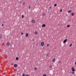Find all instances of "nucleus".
<instances>
[{
    "mask_svg": "<svg viewBox=\"0 0 76 76\" xmlns=\"http://www.w3.org/2000/svg\"><path fill=\"white\" fill-rule=\"evenodd\" d=\"M67 41V39H65L63 42L64 44H65Z\"/></svg>",
    "mask_w": 76,
    "mask_h": 76,
    "instance_id": "obj_1",
    "label": "nucleus"
},
{
    "mask_svg": "<svg viewBox=\"0 0 76 76\" xmlns=\"http://www.w3.org/2000/svg\"><path fill=\"white\" fill-rule=\"evenodd\" d=\"M72 72H75V68H74V67H72Z\"/></svg>",
    "mask_w": 76,
    "mask_h": 76,
    "instance_id": "obj_2",
    "label": "nucleus"
},
{
    "mask_svg": "<svg viewBox=\"0 0 76 76\" xmlns=\"http://www.w3.org/2000/svg\"><path fill=\"white\" fill-rule=\"evenodd\" d=\"M44 43L43 42H42L41 43V46H44Z\"/></svg>",
    "mask_w": 76,
    "mask_h": 76,
    "instance_id": "obj_3",
    "label": "nucleus"
},
{
    "mask_svg": "<svg viewBox=\"0 0 76 76\" xmlns=\"http://www.w3.org/2000/svg\"><path fill=\"white\" fill-rule=\"evenodd\" d=\"M28 35H29V34L28 33H26V37H28Z\"/></svg>",
    "mask_w": 76,
    "mask_h": 76,
    "instance_id": "obj_4",
    "label": "nucleus"
},
{
    "mask_svg": "<svg viewBox=\"0 0 76 76\" xmlns=\"http://www.w3.org/2000/svg\"><path fill=\"white\" fill-rule=\"evenodd\" d=\"M10 45V43H9V42H8L7 43V46H9V45Z\"/></svg>",
    "mask_w": 76,
    "mask_h": 76,
    "instance_id": "obj_5",
    "label": "nucleus"
},
{
    "mask_svg": "<svg viewBox=\"0 0 76 76\" xmlns=\"http://www.w3.org/2000/svg\"><path fill=\"white\" fill-rule=\"evenodd\" d=\"M17 66H18V65H17V64H15L14 65V66L15 67H16Z\"/></svg>",
    "mask_w": 76,
    "mask_h": 76,
    "instance_id": "obj_6",
    "label": "nucleus"
},
{
    "mask_svg": "<svg viewBox=\"0 0 76 76\" xmlns=\"http://www.w3.org/2000/svg\"><path fill=\"white\" fill-rule=\"evenodd\" d=\"M45 24H43L42 25V27H45Z\"/></svg>",
    "mask_w": 76,
    "mask_h": 76,
    "instance_id": "obj_7",
    "label": "nucleus"
},
{
    "mask_svg": "<svg viewBox=\"0 0 76 76\" xmlns=\"http://www.w3.org/2000/svg\"><path fill=\"white\" fill-rule=\"evenodd\" d=\"M2 37H3V36L1 35H0V39H2Z\"/></svg>",
    "mask_w": 76,
    "mask_h": 76,
    "instance_id": "obj_8",
    "label": "nucleus"
},
{
    "mask_svg": "<svg viewBox=\"0 0 76 76\" xmlns=\"http://www.w3.org/2000/svg\"><path fill=\"white\" fill-rule=\"evenodd\" d=\"M53 62H55V61H56V59L54 58L53 60Z\"/></svg>",
    "mask_w": 76,
    "mask_h": 76,
    "instance_id": "obj_9",
    "label": "nucleus"
},
{
    "mask_svg": "<svg viewBox=\"0 0 76 76\" xmlns=\"http://www.w3.org/2000/svg\"><path fill=\"white\" fill-rule=\"evenodd\" d=\"M32 23H35V21L33 20H32Z\"/></svg>",
    "mask_w": 76,
    "mask_h": 76,
    "instance_id": "obj_10",
    "label": "nucleus"
},
{
    "mask_svg": "<svg viewBox=\"0 0 76 76\" xmlns=\"http://www.w3.org/2000/svg\"><path fill=\"white\" fill-rule=\"evenodd\" d=\"M34 34L36 35H37V34H38V32L37 31H35V32H34Z\"/></svg>",
    "mask_w": 76,
    "mask_h": 76,
    "instance_id": "obj_11",
    "label": "nucleus"
},
{
    "mask_svg": "<svg viewBox=\"0 0 76 76\" xmlns=\"http://www.w3.org/2000/svg\"><path fill=\"white\" fill-rule=\"evenodd\" d=\"M68 12L69 13H71V12H72V10H70Z\"/></svg>",
    "mask_w": 76,
    "mask_h": 76,
    "instance_id": "obj_12",
    "label": "nucleus"
},
{
    "mask_svg": "<svg viewBox=\"0 0 76 76\" xmlns=\"http://www.w3.org/2000/svg\"><path fill=\"white\" fill-rule=\"evenodd\" d=\"M34 70H37V67H35L34 68Z\"/></svg>",
    "mask_w": 76,
    "mask_h": 76,
    "instance_id": "obj_13",
    "label": "nucleus"
},
{
    "mask_svg": "<svg viewBox=\"0 0 76 76\" xmlns=\"http://www.w3.org/2000/svg\"><path fill=\"white\" fill-rule=\"evenodd\" d=\"M19 59V58H18V57H16V60H18Z\"/></svg>",
    "mask_w": 76,
    "mask_h": 76,
    "instance_id": "obj_14",
    "label": "nucleus"
},
{
    "mask_svg": "<svg viewBox=\"0 0 76 76\" xmlns=\"http://www.w3.org/2000/svg\"><path fill=\"white\" fill-rule=\"evenodd\" d=\"M49 67H50V68H52V66L50 65V66H49Z\"/></svg>",
    "mask_w": 76,
    "mask_h": 76,
    "instance_id": "obj_15",
    "label": "nucleus"
},
{
    "mask_svg": "<svg viewBox=\"0 0 76 76\" xmlns=\"http://www.w3.org/2000/svg\"><path fill=\"white\" fill-rule=\"evenodd\" d=\"M22 76H25V74H22Z\"/></svg>",
    "mask_w": 76,
    "mask_h": 76,
    "instance_id": "obj_16",
    "label": "nucleus"
},
{
    "mask_svg": "<svg viewBox=\"0 0 76 76\" xmlns=\"http://www.w3.org/2000/svg\"><path fill=\"white\" fill-rule=\"evenodd\" d=\"M72 16H74V13H72Z\"/></svg>",
    "mask_w": 76,
    "mask_h": 76,
    "instance_id": "obj_17",
    "label": "nucleus"
},
{
    "mask_svg": "<svg viewBox=\"0 0 76 76\" xmlns=\"http://www.w3.org/2000/svg\"><path fill=\"white\" fill-rule=\"evenodd\" d=\"M67 28H69V27H70V25H68L67 26Z\"/></svg>",
    "mask_w": 76,
    "mask_h": 76,
    "instance_id": "obj_18",
    "label": "nucleus"
},
{
    "mask_svg": "<svg viewBox=\"0 0 76 76\" xmlns=\"http://www.w3.org/2000/svg\"><path fill=\"white\" fill-rule=\"evenodd\" d=\"M49 55V53H48L46 54L47 56H48Z\"/></svg>",
    "mask_w": 76,
    "mask_h": 76,
    "instance_id": "obj_19",
    "label": "nucleus"
},
{
    "mask_svg": "<svg viewBox=\"0 0 76 76\" xmlns=\"http://www.w3.org/2000/svg\"><path fill=\"white\" fill-rule=\"evenodd\" d=\"M22 18H24V16L23 15H22Z\"/></svg>",
    "mask_w": 76,
    "mask_h": 76,
    "instance_id": "obj_20",
    "label": "nucleus"
},
{
    "mask_svg": "<svg viewBox=\"0 0 76 76\" xmlns=\"http://www.w3.org/2000/svg\"><path fill=\"white\" fill-rule=\"evenodd\" d=\"M72 44H70L69 45V47H71L72 45Z\"/></svg>",
    "mask_w": 76,
    "mask_h": 76,
    "instance_id": "obj_21",
    "label": "nucleus"
},
{
    "mask_svg": "<svg viewBox=\"0 0 76 76\" xmlns=\"http://www.w3.org/2000/svg\"><path fill=\"white\" fill-rule=\"evenodd\" d=\"M43 76H46V74H44L43 75Z\"/></svg>",
    "mask_w": 76,
    "mask_h": 76,
    "instance_id": "obj_22",
    "label": "nucleus"
},
{
    "mask_svg": "<svg viewBox=\"0 0 76 76\" xmlns=\"http://www.w3.org/2000/svg\"><path fill=\"white\" fill-rule=\"evenodd\" d=\"M54 6L56 7V6H57V4H55L54 5Z\"/></svg>",
    "mask_w": 76,
    "mask_h": 76,
    "instance_id": "obj_23",
    "label": "nucleus"
},
{
    "mask_svg": "<svg viewBox=\"0 0 76 76\" xmlns=\"http://www.w3.org/2000/svg\"><path fill=\"white\" fill-rule=\"evenodd\" d=\"M47 47H48V46H49V44H47Z\"/></svg>",
    "mask_w": 76,
    "mask_h": 76,
    "instance_id": "obj_24",
    "label": "nucleus"
},
{
    "mask_svg": "<svg viewBox=\"0 0 76 76\" xmlns=\"http://www.w3.org/2000/svg\"><path fill=\"white\" fill-rule=\"evenodd\" d=\"M21 35H23V33L22 32H21Z\"/></svg>",
    "mask_w": 76,
    "mask_h": 76,
    "instance_id": "obj_25",
    "label": "nucleus"
},
{
    "mask_svg": "<svg viewBox=\"0 0 76 76\" xmlns=\"http://www.w3.org/2000/svg\"><path fill=\"white\" fill-rule=\"evenodd\" d=\"M72 74H75V72H72Z\"/></svg>",
    "mask_w": 76,
    "mask_h": 76,
    "instance_id": "obj_26",
    "label": "nucleus"
},
{
    "mask_svg": "<svg viewBox=\"0 0 76 76\" xmlns=\"http://www.w3.org/2000/svg\"><path fill=\"white\" fill-rule=\"evenodd\" d=\"M62 10H61V9L60 10V12H62Z\"/></svg>",
    "mask_w": 76,
    "mask_h": 76,
    "instance_id": "obj_27",
    "label": "nucleus"
},
{
    "mask_svg": "<svg viewBox=\"0 0 76 76\" xmlns=\"http://www.w3.org/2000/svg\"><path fill=\"white\" fill-rule=\"evenodd\" d=\"M28 8H29V9H31V7L30 6H29Z\"/></svg>",
    "mask_w": 76,
    "mask_h": 76,
    "instance_id": "obj_28",
    "label": "nucleus"
},
{
    "mask_svg": "<svg viewBox=\"0 0 76 76\" xmlns=\"http://www.w3.org/2000/svg\"><path fill=\"white\" fill-rule=\"evenodd\" d=\"M50 9H52V7L51 6H50Z\"/></svg>",
    "mask_w": 76,
    "mask_h": 76,
    "instance_id": "obj_29",
    "label": "nucleus"
},
{
    "mask_svg": "<svg viewBox=\"0 0 76 76\" xmlns=\"http://www.w3.org/2000/svg\"><path fill=\"white\" fill-rule=\"evenodd\" d=\"M45 14L44 13H43V15H45Z\"/></svg>",
    "mask_w": 76,
    "mask_h": 76,
    "instance_id": "obj_30",
    "label": "nucleus"
},
{
    "mask_svg": "<svg viewBox=\"0 0 76 76\" xmlns=\"http://www.w3.org/2000/svg\"><path fill=\"white\" fill-rule=\"evenodd\" d=\"M4 26V25L3 24H2V26Z\"/></svg>",
    "mask_w": 76,
    "mask_h": 76,
    "instance_id": "obj_31",
    "label": "nucleus"
},
{
    "mask_svg": "<svg viewBox=\"0 0 76 76\" xmlns=\"http://www.w3.org/2000/svg\"><path fill=\"white\" fill-rule=\"evenodd\" d=\"M75 65H76V61L75 62Z\"/></svg>",
    "mask_w": 76,
    "mask_h": 76,
    "instance_id": "obj_32",
    "label": "nucleus"
},
{
    "mask_svg": "<svg viewBox=\"0 0 76 76\" xmlns=\"http://www.w3.org/2000/svg\"><path fill=\"white\" fill-rule=\"evenodd\" d=\"M23 5H24V4H25V2H24V3H23Z\"/></svg>",
    "mask_w": 76,
    "mask_h": 76,
    "instance_id": "obj_33",
    "label": "nucleus"
},
{
    "mask_svg": "<svg viewBox=\"0 0 76 76\" xmlns=\"http://www.w3.org/2000/svg\"><path fill=\"white\" fill-rule=\"evenodd\" d=\"M59 63H61V61H59Z\"/></svg>",
    "mask_w": 76,
    "mask_h": 76,
    "instance_id": "obj_34",
    "label": "nucleus"
},
{
    "mask_svg": "<svg viewBox=\"0 0 76 76\" xmlns=\"http://www.w3.org/2000/svg\"><path fill=\"white\" fill-rule=\"evenodd\" d=\"M20 3H21V1H20Z\"/></svg>",
    "mask_w": 76,
    "mask_h": 76,
    "instance_id": "obj_35",
    "label": "nucleus"
},
{
    "mask_svg": "<svg viewBox=\"0 0 76 76\" xmlns=\"http://www.w3.org/2000/svg\"><path fill=\"white\" fill-rule=\"evenodd\" d=\"M64 0L65 1H66V0Z\"/></svg>",
    "mask_w": 76,
    "mask_h": 76,
    "instance_id": "obj_36",
    "label": "nucleus"
},
{
    "mask_svg": "<svg viewBox=\"0 0 76 76\" xmlns=\"http://www.w3.org/2000/svg\"><path fill=\"white\" fill-rule=\"evenodd\" d=\"M49 1H50V0H48Z\"/></svg>",
    "mask_w": 76,
    "mask_h": 76,
    "instance_id": "obj_37",
    "label": "nucleus"
},
{
    "mask_svg": "<svg viewBox=\"0 0 76 76\" xmlns=\"http://www.w3.org/2000/svg\"><path fill=\"white\" fill-rule=\"evenodd\" d=\"M37 0V1H38V0Z\"/></svg>",
    "mask_w": 76,
    "mask_h": 76,
    "instance_id": "obj_38",
    "label": "nucleus"
}]
</instances>
